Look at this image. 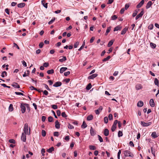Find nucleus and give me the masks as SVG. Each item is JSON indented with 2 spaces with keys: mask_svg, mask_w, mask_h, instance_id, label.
I'll return each mask as SVG.
<instances>
[{
  "mask_svg": "<svg viewBox=\"0 0 159 159\" xmlns=\"http://www.w3.org/2000/svg\"><path fill=\"white\" fill-rule=\"evenodd\" d=\"M52 107L54 109H56L57 108V106L56 105H52Z\"/></svg>",
  "mask_w": 159,
  "mask_h": 159,
  "instance_id": "13d9d810",
  "label": "nucleus"
},
{
  "mask_svg": "<svg viewBox=\"0 0 159 159\" xmlns=\"http://www.w3.org/2000/svg\"><path fill=\"white\" fill-rule=\"evenodd\" d=\"M102 106H100L98 109L95 110V112L96 114L97 115H98L100 112L102 111Z\"/></svg>",
  "mask_w": 159,
  "mask_h": 159,
  "instance_id": "39448f33",
  "label": "nucleus"
},
{
  "mask_svg": "<svg viewBox=\"0 0 159 159\" xmlns=\"http://www.w3.org/2000/svg\"><path fill=\"white\" fill-rule=\"evenodd\" d=\"M103 134L105 136H108L109 134L108 129H105L104 130Z\"/></svg>",
  "mask_w": 159,
  "mask_h": 159,
  "instance_id": "4468645a",
  "label": "nucleus"
},
{
  "mask_svg": "<svg viewBox=\"0 0 159 159\" xmlns=\"http://www.w3.org/2000/svg\"><path fill=\"white\" fill-rule=\"evenodd\" d=\"M42 136L43 137H45L46 135V132L45 130H42L41 132Z\"/></svg>",
  "mask_w": 159,
  "mask_h": 159,
  "instance_id": "c03bdc74",
  "label": "nucleus"
},
{
  "mask_svg": "<svg viewBox=\"0 0 159 159\" xmlns=\"http://www.w3.org/2000/svg\"><path fill=\"white\" fill-rule=\"evenodd\" d=\"M7 73L5 71H3L2 72L1 76L2 77H5V75H7Z\"/></svg>",
  "mask_w": 159,
  "mask_h": 159,
  "instance_id": "49530a36",
  "label": "nucleus"
},
{
  "mask_svg": "<svg viewBox=\"0 0 159 159\" xmlns=\"http://www.w3.org/2000/svg\"><path fill=\"white\" fill-rule=\"evenodd\" d=\"M149 104L152 107H154L155 106V104L153 99H151L150 100Z\"/></svg>",
  "mask_w": 159,
  "mask_h": 159,
  "instance_id": "9b49d317",
  "label": "nucleus"
},
{
  "mask_svg": "<svg viewBox=\"0 0 159 159\" xmlns=\"http://www.w3.org/2000/svg\"><path fill=\"white\" fill-rule=\"evenodd\" d=\"M98 76L97 74H93L88 77V79L89 80L93 79Z\"/></svg>",
  "mask_w": 159,
  "mask_h": 159,
  "instance_id": "1a4fd4ad",
  "label": "nucleus"
},
{
  "mask_svg": "<svg viewBox=\"0 0 159 159\" xmlns=\"http://www.w3.org/2000/svg\"><path fill=\"white\" fill-rule=\"evenodd\" d=\"M117 18V16L115 15H113L111 17V19L112 20H115Z\"/></svg>",
  "mask_w": 159,
  "mask_h": 159,
  "instance_id": "09e8293b",
  "label": "nucleus"
},
{
  "mask_svg": "<svg viewBox=\"0 0 159 159\" xmlns=\"http://www.w3.org/2000/svg\"><path fill=\"white\" fill-rule=\"evenodd\" d=\"M151 149L152 154L153 155L154 157H156L155 150V149H153V148L152 147H151Z\"/></svg>",
  "mask_w": 159,
  "mask_h": 159,
  "instance_id": "bb28decb",
  "label": "nucleus"
},
{
  "mask_svg": "<svg viewBox=\"0 0 159 159\" xmlns=\"http://www.w3.org/2000/svg\"><path fill=\"white\" fill-rule=\"evenodd\" d=\"M122 28V27L120 25H118L114 28V31H118V30H120Z\"/></svg>",
  "mask_w": 159,
  "mask_h": 159,
  "instance_id": "6ab92c4d",
  "label": "nucleus"
},
{
  "mask_svg": "<svg viewBox=\"0 0 159 159\" xmlns=\"http://www.w3.org/2000/svg\"><path fill=\"white\" fill-rule=\"evenodd\" d=\"M151 136L154 138H157L158 137L156 133L155 132L152 133L151 134Z\"/></svg>",
  "mask_w": 159,
  "mask_h": 159,
  "instance_id": "393cba45",
  "label": "nucleus"
},
{
  "mask_svg": "<svg viewBox=\"0 0 159 159\" xmlns=\"http://www.w3.org/2000/svg\"><path fill=\"white\" fill-rule=\"evenodd\" d=\"M67 68V67H62L61 68L60 70L61 73H62L64 71H66Z\"/></svg>",
  "mask_w": 159,
  "mask_h": 159,
  "instance_id": "412c9836",
  "label": "nucleus"
},
{
  "mask_svg": "<svg viewBox=\"0 0 159 159\" xmlns=\"http://www.w3.org/2000/svg\"><path fill=\"white\" fill-rule=\"evenodd\" d=\"M61 116L63 117H66L67 116V115L66 114V113L65 112H62L61 114Z\"/></svg>",
  "mask_w": 159,
  "mask_h": 159,
  "instance_id": "864d4df0",
  "label": "nucleus"
},
{
  "mask_svg": "<svg viewBox=\"0 0 159 159\" xmlns=\"http://www.w3.org/2000/svg\"><path fill=\"white\" fill-rule=\"evenodd\" d=\"M24 133L25 134L29 135L30 134V128H29V132L28 131V125L27 123H26L25 124L24 127Z\"/></svg>",
  "mask_w": 159,
  "mask_h": 159,
  "instance_id": "f03ea898",
  "label": "nucleus"
},
{
  "mask_svg": "<svg viewBox=\"0 0 159 159\" xmlns=\"http://www.w3.org/2000/svg\"><path fill=\"white\" fill-rule=\"evenodd\" d=\"M150 46L152 48H155L156 47V45L154 43L152 42L150 43Z\"/></svg>",
  "mask_w": 159,
  "mask_h": 159,
  "instance_id": "473e14b6",
  "label": "nucleus"
},
{
  "mask_svg": "<svg viewBox=\"0 0 159 159\" xmlns=\"http://www.w3.org/2000/svg\"><path fill=\"white\" fill-rule=\"evenodd\" d=\"M45 0H43L41 1V3L42 4L43 6L45 8H47L48 7V4L47 3H45Z\"/></svg>",
  "mask_w": 159,
  "mask_h": 159,
  "instance_id": "ddd939ff",
  "label": "nucleus"
},
{
  "mask_svg": "<svg viewBox=\"0 0 159 159\" xmlns=\"http://www.w3.org/2000/svg\"><path fill=\"white\" fill-rule=\"evenodd\" d=\"M143 105V103L142 101H139L137 103V106L139 107H142Z\"/></svg>",
  "mask_w": 159,
  "mask_h": 159,
  "instance_id": "f3484780",
  "label": "nucleus"
},
{
  "mask_svg": "<svg viewBox=\"0 0 159 159\" xmlns=\"http://www.w3.org/2000/svg\"><path fill=\"white\" fill-rule=\"evenodd\" d=\"M127 30V28L126 27L124 28L121 31V34L122 35L125 34Z\"/></svg>",
  "mask_w": 159,
  "mask_h": 159,
  "instance_id": "cd10ccee",
  "label": "nucleus"
},
{
  "mask_svg": "<svg viewBox=\"0 0 159 159\" xmlns=\"http://www.w3.org/2000/svg\"><path fill=\"white\" fill-rule=\"evenodd\" d=\"M92 87V85L91 83H89L86 86V89L87 90H89L91 89Z\"/></svg>",
  "mask_w": 159,
  "mask_h": 159,
  "instance_id": "2f4dec72",
  "label": "nucleus"
},
{
  "mask_svg": "<svg viewBox=\"0 0 159 159\" xmlns=\"http://www.w3.org/2000/svg\"><path fill=\"white\" fill-rule=\"evenodd\" d=\"M152 5V3L151 1H149L147 3L146 7V8L147 9L149 8Z\"/></svg>",
  "mask_w": 159,
  "mask_h": 159,
  "instance_id": "a211bd4d",
  "label": "nucleus"
},
{
  "mask_svg": "<svg viewBox=\"0 0 159 159\" xmlns=\"http://www.w3.org/2000/svg\"><path fill=\"white\" fill-rule=\"evenodd\" d=\"M93 116L92 115L88 116L87 117V120L88 121L92 120L93 119Z\"/></svg>",
  "mask_w": 159,
  "mask_h": 159,
  "instance_id": "b1692460",
  "label": "nucleus"
},
{
  "mask_svg": "<svg viewBox=\"0 0 159 159\" xmlns=\"http://www.w3.org/2000/svg\"><path fill=\"white\" fill-rule=\"evenodd\" d=\"M44 45V43L43 42H42L40 43L39 45V47L40 48H43V46Z\"/></svg>",
  "mask_w": 159,
  "mask_h": 159,
  "instance_id": "e2e57ef3",
  "label": "nucleus"
},
{
  "mask_svg": "<svg viewBox=\"0 0 159 159\" xmlns=\"http://www.w3.org/2000/svg\"><path fill=\"white\" fill-rule=\"evenodd\" d=\"M25 5V3H21L18 4L17 6L18 7L22 8L24 7Z\"/></svg>",
  "mask_w": 159,
  "mask_h": 159,
  "instance_id": "5701e85b",
  "label": "nucleus"
},
{
  "mask_svg": "<svg viewBox=\"0 0 159 159\" xmlns=\"http://www.w3.org/2000/svg\"><path fill=\"white\" fill-rule=\"evenodd\" d=\"M9 142L11 143L15 144L16 143L15 141L13 139H10L9 140Z\"/></svg>",
  "mask_w": 159,
  "mask_h": 159,
  "instance_id": "5fc2aeb1",
  "label": "nucleus"
},
{
  "mask_svg": "<svg viewBox=\"0 0 159 159\" xmlns=\"http://www.w3.org/2000/svg\"><path fill=\"white\" fill-rule=\"evenodd\" d=\"M124 154L125 157H133L134 156V154L131 152L129 150H125L124 151Z\"/></svg>",
  "mask_w": 159,
  "mask_h": 159,
  "instance_id": "7ed1b4c3",
  "label": "nucleus"
},
{
  "mask_svg": "<svg viewBox=\"0 0 159 159\" xmlns=\"http://www.w3.org/2000/svg\"><path fill=\"white\" fill-rule=\"evenodd\" d=\"M48 121L49 122H52L53 121V118L52 116H49L48 118Z\"/></svg>",
  "mask_w": 159,
  "mask_h": 159,
  "instance_id": "de8ad7c7",
  "label": "nucleus"
},
{
  "mask_svg": "<svg viewBox=\"0 0 159 159\" xmlns=\"http://www.w3.org/2000/svg\"><path fill=\"white\" fill-rule=\"evenodd\" d=\"M85 40H84L83 42L82 45L80 48L78 49V50L79 51H81L84 48V46H85Z\"/></svg>",
  "mask_w": 159,
  "mask_h": 159,
  "instance_id": "c9c22d12",
  "label": "nucleus"
},
{
  "mask_svg": "<svg viewBox=\"0 0 159 159\" xmlns=\"http://www.w3.org/2000/svg\"><path fill=\"white\" fill-rule=\"evenodd\" d=\"M26 134H25L24 133H23L22 134L21 139V140L24 142H25L26 140Z\"/></svg>",
  "mask_w": 159,
  "mask_h": 159,
  "instance_id": "0eeeda50",
  "label": "nucleus"
},
{
  "mask_svg": "<svg viewBox=\"0 0 159 159\" xmlns=\"http://www.w3.org/2000/svg\"><path fill=\"white\" fill-rule=\"evenodd\" d=\"M61 82L58 81L56 82V83L53 84V86L55 87H58L61 86Z\"/></svg>",
  "mask_w": 159,
  "mask_h": 159,
  "instance_id": "f8f14e48",
  "label": "nucleus"
},
{
  "mask_svg": "<svg viewBox=\"0 0 159 159\" xmlns=\"http://www.w3.org/2000/svg\"><path fill=\"white\" fill-rule=\"evenodd\" d=\"M98 139L100 142H102L103 141V140L102 137L99 135H98Z\"/></svg>",
  "mask_w": 159,
  "mask_h": 159,
  "instance_id": "8fccbe9b",
  "label": "nucleus"
},
{
  "mask_svg": "<svg viewBox=\"0 0 159 159\" xmlns=\"http://www.w3.org/2000/svg\"><path fill=\"white\" fill-rule=\"evenodd\" d=\"M55 124V127L57 129H59L60 128V124H59V123L57 120L56 121Z\"/></svg>",
  "mask_w": 159,
  "mask_h": 159,
  "instance_id": "aec40b11",
  "label": "nucleus"
},
{
  "mask_svg": "<svg viewBox=\"0 0 159 159\" xmlns=\"http://www.w3.org/2000/svg\"><path fill=\"white\" fill-rule=\"evenodd\" d=\"M111 30V27H109L107 28V29L106 30V32L105 33V35H107L109 32Z\"/></svg>",
  "mask_w": 159,
  "mask_h": 159,
  "instance_id": "4c0bfd02",
  "label": "nucleus"
},
{
  "mask_svg": "<svg viewBox=\"0 0 159 159\" xmlns=\"http://www.w3.org/2000/svg\"><path fill=\"white\" fill-rule=\"evenodd\" d=\"M11 86L16 88H20V85L16 83H14L13 84H11Z\"/></svg>",
  "mask_w": 159,
  "mask_h": 159,
  "instance_id": "dca6fc26",
  "label": "nucleus"
},
{
  "mask_svg": "<svg viewBox=\"0 0 159 159\" xmlns=\"http://www.w3.org/2000/svg\"><path fill=\"white\" fill-rule=\"evenodd\" d=\"M109 119L110 120H111L113 119L112 115L111 114H109L108 116Z\"/></svg>",
  "mask_w": 159,
  "mask_h": 159,
  "instance_id": "0e129e2a",
  "label": "nucleus"
},
{
  "mask_svg": "<svg viewBox=\"0 0 159 159\" xmlns=\"http://www.w3.org/2000/svg\"><path fill=\"white\" fill-rule=\"evenodd\" d=\"M13 110V105L12 104H10L9 107V111H12Z\"/></svg>",
  "mask_w": 159,
  "mask_h": 159,
  "instance_id": "f704fd0d",
  "label": "nucleus"
},
{
  "mask_svg": "<svg viewBox=\"0 0 159 159\" xmlns=\"http://www.w3.org/2000/svg\"><path fill=\"white\" fill-rule=\"evenodd\" d=\"M123 133L122 131H121L120 130H119L118 131V137H121L123 136Z\"/></svg>",
  "mask_w": 159,
  "mask_h": 159,
  "instance_id": "58836bf2",
  "label": "nucleus"
},
{
  "mask_svg": "<svg viewBox=\"0 0 159 159\" xmlns=\"http://www.w3.org/2000/svg\"><path fill=\"white\" fill-rule=\"evenodd\" d=\"M129 4L127 3L125 5V9L126 10H127L129 7Z\"/></svg>",
  "mask_w": 159,
  "mask_h": 159,
  "instance_id": "680f3d73",
  "label": "nucleus"
},
{
  "mask_svg": "<svg viewBox=\"0 0 159 159\" xmlns=\"http://www.w3.org/2000/svg\"><path fill=\"white\" fill-rule=\"evenodd\" d=\"M63 58L62 59H60L59 60V61L60 62H62L64 61H65L66 60V57L65 56H63Z\"/></svg>",
  "mask_w": 159,
  "mask_h": 159,
  "instance_id": "a878e982",
  "label": "nucleus"
},
{
  "mask_svg": "<svg viewBox=\"0 0 159 159\" xmlns=\"http://www.w3.org/2000/svg\"><path fill=\"white\" fill-rule=\"evenodd\" d=\"M43 85H44L45 88L47 90H48L49 91H51V89H50L49 88L48 85L47 84H43Z\"/></svg>",
  "mask_w": 159,
  "mask_h": 159,
  "instance_id": "37998d69",
  "label": "nucleus"
},
{
  "mask_svg": "<svg viewBox=\"0 0 159 159\" xmlns=\"http://www.w3.org/2000/svg\"><path fill=\"white\" fill-rule=\"evenodd\" d=\"M111 58L110 56H108L107 57L103 59L102 60L103 61H108Z\"/></svg>",
  "mask_w": 159,
  "mask_h": 159,
  "instance_id": "e433bc0d",
  "label": "nucleus"
},
{
  "mask_svg": "<svg viewBox=\"0 0 159 159\" xmlns=\"http://www.w3.org/2000/svg\"><path fill=\"white\" fill-rule=\"evenodd\" d=\"M152 124L151 122H150L148 123H145L143 121H141V124L143 127H147L151 125Z\"/></svg>",
  "mask_w": 159,
  "mask_h": 159,
  "instance_id": "20e7f679",
  "label": "nucleus"
},
{
  "mask_svg": "<svg viewBox=\"0 0 159 159\" xmlns=\"http://www.w3.org/2000/svg\"><path fill=\"white\" fill-rule=\"evenodd\" d=\"M57 115L58 116H61V111L60 110H58L57 111Z\"/></svg>",
  "mask_w": 159,
  "mask_h": 159,
  "instance_id": "338daca9",
  "label": "nucleus"
},
{
  "mask_svg": "<svg viewBox=\"0 0 159 159\" xmlns=\"http://www.w3.org/2000/svg\"><path fill=\"white\" fill-rule=\"evenodd\" d=\"M154 83L158 87L159 86V81L157 78L155 79Z\"/></svg>",
  "mask_w": 159,
  "mask_h": 159,
  "instance_id": "c85d7f7f",
  "label": "nucleus"
},
{
  "mask_svg": "<svg viewBox=\"0 0 159 159\" xmlns=\"http://www.w3.org/2000/svg\"><path fill=\"white\" fill-rule=\"evenodd\" d=\"M55 20V17L53 18L50 21H49L48 22V24L50 25V24H52L54 22V21Z\"/></svg>",
  "mask_w": 159,
  "mask_h": 159,
  "instance_id": "a19ab883",
  "label": "nucleus"
},
{
  "mask_svg": "<svg viewBox=\"0 0 159 159\" xmlns=\"http://www.w3.org/2000/svg\"><path fill=\"white\" fill-rule=\"evenodd\" d=\"M25 106H26L27 108H28L29 109V111L30 110V108L28 104L25 103H21L20 107L21 108V111L22 113H24L25 111L26 107Z\"/></svg>",
  "mask_w": 159,
  "mask_h": 159,
  "instance_id": "f257e3e1",
  "label": "nucleus"
},
{
  "mask_svg": "<svg viewBox=\"0 0 159 159\" xmlns=\"http://www.w3.org/2000/svg\"><path fill=\"white\" fill-rule=\"evenodd\" d=\"M113 42L112 40H111L108 42L107 46L109 47H110L113 44Z\"/></svg>",
  "mask_w": 159,
  "mask_h": 159,
  "instance_id": "79ce46f5",
  "label": "nucleus"
},
{
  "mask_svg": "<svg viewBox=\"0 0 159 159\" xmlns=\"http://www.w3.org/2000/svg\"><path fill=\"white\" fill-rule=\"evenodd\" d=\"M144 14L143 10L141 11L140 13L136 17L135 19L136 20H138L139 18L141 17Z\"/></svg>",
  "mask_w": 159,
  "mask_h": 159,
  "instance_id": "6e6552de",
  "label": "nucleus"
},
{
  "mask_svg": "<svg viewBox=\"0 0 159 159\" xmlns=\"http://www.w3.org/2000/svg\"><path fill=\"white\" fill-rule=\"evenodd\" d=\"M68 127L69 129H72L74 128V127L70 123H69Z\"/></svg>",
  "mask_w": 159,
  "mask_h": 159,
  "instance_id": "3c124183",
  "label": "nucleus"
},
{
  "mask_svg": "<svg viewBox=\"0 0 159 159\" xmlns=\"http://www.w3.org/2000/svg\"><path fill=\"white\" fill-rule=\"evenodd\" d=\"M153 27V24H150V25L148 27V28L149 30H152Z\"/></svg>",
  "mask_w": 159,
  "mask_h": 159,
  "instance_id": "6e6d98bb",
  "label": "nucleus"
},
{
  "mask_svg": "<svg viewBox=\"0 0 159 159\" xmlns=\"http://www.w3.org/2000/svg\"><path fill=\"white\" fill-rule=\"evenodd\" d=\"M144 0H142L137 6V8H140L144 4Z\"/></svg>",
  "mask_w": 159,
  "mask_h": 159,
  "instance_id": "9d476101",
  "label": "nucleus"
},
{
  "mask_svg": "<svg viewBox=\"0 0 159 159\" xmlns=\"http://www.w3.org/2000/svg\"><path fill=\"white\" fill-rule=\"evenodd\" d=\"M142 88V86L140 84H137L135 86V88L137 90H139L141 89Z\"/></svg>",
  "mask_w": 159,
  "mask_h": 159,
  "instance_id": "2eb2a0df",
  "label": "nucleus"
},
{
  "mask_svg": "<svg viewBox=\"0 0 159 159\" xmlns=\"http://www.w3.org/2000/svg\"><path fill=\"white\" fill-rule=\"evenodd\" d=\"M90 133L91 135L93 136L95 135L96 133L95 130L93 129L92 127H91L90 129Z\"/></svg>",
  "mask_w": 159,
  "mask_h": 159,
  "instance_id": "423d86ee",
  "label": "nucleus"
},
{
  "mask_svg": "<svg viewBox=\"0 0 159 159\" xmlns=\"http://www.w3.org/2000/svg\"><path fill=\"white\" fill-rule=\"evenodd\" d=\"M89 148L90 150H95L96 149V148L95 146L93 145H89Z\"/></svg>",
  "mask_w": 159,
  "mask_h": 159,
  "instance_id": "7c9ffc66",
  "label": "nucleus"
},
{
  "mask_svg": "<svg viewBox=\"0 0 159 159\" xmlns=\"http://www.w3.org/2000/svg\"><path fill=\"white\" fill-rule=\"evenodd\" d=\"M45 149H44V148H42L41 150V153L42 154V156H44V153H45Z\"/></svg>",
  "mask_w": 159,
  "mask_h": 159,
  "instance_id": "bf43d9fd",
  "label": "nucleus"
},
{
  "mask_svg": "<svg viewBox=\"0 0 159 159\" xmlns=\"http://www.w3.org/2000/svg\"><path fill=\"white\" fill-rule=\"evenodd\" d=\"M79 44V42L78 41L76 42L75 43L74 45V48H77Z\"/></svg>",
  "mask_w": 159,
  "mask_h": 159,
  "instance_id": "603ef678",
  "label": "nucleus"
},
{
  "mask_svg": "<svg viewBox=\"0 0 159 159\" xmlns=\"http://www.w3.org/2000/svg\"><path fill=\"white\" fill-rule=\"evenodd\" d=\"M70 73V72L69 71H67L66 72H65L64 73V75L65 76H67L68 75H69Z\"/></svg>",
  "mask_w": 159,
  "mask_h": 159,
  "instance_id": "69168bd1",
  "label": "nucleus"
},
{
  "mask_svg": "<svg viewBox=\"0 0 159 159\" xmlns=\"http://www.w3.org/2000/svg\"><path fill=\"white\" fill-rule=\"evenodd\" d=\"M87 126V125L84 121L83 122L82 125H81V127L82 128H85Z\"/></svg>",
  "mask_w": 159,
  "mask_h": 159,
  "instance_id": "72a5a7b5",
  "label": "nucleus"
},
{
  "mask_svg": "<svg viewBox=\"0 0 159 159\" xmlns=\"http://www.w3.org/2000/svg\"><path fill=\"white\" fill-rule=\"evenodd\" d=\"M116 128V126L113 125L111 127V130L112 131V132L114 131H115Z\"/></svg>",
  "mask_w": 159,
  "mask_h": 159,
  "instance_id": "ea45409f",
  "label": "nucleus"
},
{
  "mask_svg": "<svg viewBox=\"0 0 159 159\" xmlns=\"http://www.w3.org/2000/svg\"><path fill=\"white\" fill-rule=\"evenodd\" d=\"M47 73L48 74H53L54 72V71L53 69H51L48 70L47 72Z\"/></svg>",
  "mask_w": 159,
  "mask_h": 159,
  "instance_id": "c756f323",
  "label": "nucleus"
},
{
  "mask_svg": "<svg viewBox=\"0 0 159 159\" xmlns=\"http://www.w3.org/2000/svg\"><path fill=\"white\" fill-rule=\"evenodd\" d=\"M15 93L17 95H21L22 96L24 95L23 93L20 92H15Z\"/></svg>",
  "mask_w": 159,
  "mask_h": 159,
  "instance_id": "4d7b16f0",
  "label": "nucleus"
},
{
  "mask_svg": "<svg viewBox=\"0 0 159 159\" xmlns=\"http://www.w3.org/2000/svg\"><path fill=\"white\" fill-rule=\"evenodd\" d=\"M104 121L105 123L107 124L108 122V118L106 116L104 118Z\"/></svg>",
  "mask_w": 159,
  "mask_h": 159,
  "instance_id": "a18cd8bd",
  "label": "nucleus"
},
{
  "mask_svg": "<svg viewBox=\"0 0 159 159\" xmlns=\"http://www.w3.org/2000/svg\"><path fill=\"white\" fill-rule=\"evenodd\" d=\"M53 135L54 136L58 137L59 135V133L58 132H55Z\"/></svg>",
  "mask_w": 159,
  "mask_h": 159,
  "instance_id": "052dcab7",
  "label": "nucleus"
},
{
  "mask_svg": "<svg viewBox=\"0 0 159 159\" xmlns=\"http://www.w3.org/2000/svg\"><path fill=\"white\" fill-rule=\"evenodd\" d=\"M54 148L53 147H52L49 149H47V152L48 153H51L53 151H54Z\"/></svg>",
  "mask_w": 159,
  "mask_h": 159,
  "instance_id": "4be33fe9",
  "label": "nucleus"
},
{
  "mask_svg": "<svg viewBox=\"0 0 159 159\" xmlns=\"http://www.w3.org/2000/svg\"><path fill=\"white\" fill-rule=\"evenodd\" d=\"M125 9L124 8H122L121 9V10L120 11V13H121V14H123L124 13V12L125 11Z\"/></svg>",
  "mask_w": 159,
  "mask_h": 159,
  "instance_id": "774afa93",
  "label": "nucleus"
}]
</instances>
